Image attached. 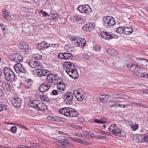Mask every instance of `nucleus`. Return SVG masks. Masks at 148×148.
<instances>
[{
  "label": "nucleus",
  "instance_id": "nucleus-52",
  "mask_svg": "<svg viewBox=\"0 0 148 148\" xmlns=\"http://www.w3.org/2000/svg\"><path fill=\"white\" fill-rule=\"evenodd\" d=\"M83 58L86 60H90L91 59V58L90 56L89 55L86 54H84L82 55Z\"/></svg>",
  "mask_w": 148,
  "mask_h": 148
},
{
  "label": "nucleus",
  "instance_id": "nucleus-54",
  "mask_svg": "<svg viewBox=\"0 0 148 148\" xmlns=\"http://www.w3.org/2000/svg\"><path fill=\"white\" fill-rule=\"evenodd\" d=\"M98 99L99 100V101H100L102 103H105L106 102L105 99V97L103 95H101V96L99 97Z\"/></svg>",
  "mask_w": 148,
  "mask_h": 148
},
{
  "label": "nucleus",
  "instance_id": "nucleus-51",
  "mask_svg": "<svg viewBox=\"0 0 148 148\" xmlns=\"http://www.w3.org/2000/svg\"><path fill=\"white\" fill-rule=\"evenodd\" d=\"M69 38L74 45L75 44V43H76V40L77 39H76V38H75V37L72 36H70Z\"/></svg>",
  "mask_w": 148,
  "mask_h": 148
},
{
  "label": "nucleus",
  "instance_id": "nucleus-27",
  "mask_svg": "<svg viewBox=\"0 0 148 148\" xmlns=\"http://www.w3.org/2000/svg\"><path fill=\"white\" fill-rule=\"evenodd\" d=\"M32 80L31 79H28L26 81L25 87L27 89L31 88L33 87V84Z\"/></svg>",
  "mask_w": 148,
  "mask_h": 148
},
{
  "label": "nucleus",
  "instance_id": "nucleus-60",
  "mask_svg": "<svg viewBox=\"0 0 148 148\" xmlns=\"http://www.w3.org/2000/svg\"><path fill=\"white\" fill-rule=\"evenodd\" d=\"M143 138L145 142H148V136L144 135Z\"/></svg>",
  "mask_w": 148,
  "mask_h": 148
},
{
  "label": "nucleus",
  "instance_id": "nucleus-42",
  "mask_svg": "<svg viewBox=\"0 0 148 148\" xmlns=\"http://www.w3.org/2000/svg\"><path fill=\"white\" fill-rule=\"evenodd\" d=\"M37 69L36 70H34L35 72L37 73V74L38 76L40 77H42V71H41L42 69Z\"/></svg>",
  "mask_w": 148,
  "mask_h": 148
},
{
  "label": "nucleus",
  "instance_id": "nucleus-19",
  "mask_svg": "<svg viewBox=\"0 0 148 148\" xmlns=\"http://www.w3.org/2000/svg\"><path fill=\"white\" fill-rule=\"evenodd\" d=\"M86 42V40L84 39L80 38L77 39L74 45L83 48L85 46Z\"/></svg>",
  "mask_w": 148,
  "mask_h": 148
},
{
  "label": "nucleus",
  "instance_id": "nucleus-58",
  "mask_svg": "<svg viewBox=\"0 0 148 148\" xmlns=\"http://www.w3.org/2000/svg\"><path fill=\"white\" fill-rule=\"evenodd\" d=\"M83 5L82 6L80 5L77 8L78 10L81 13H83Z\"/></svg>",
  "mask_w": 148,
  "mask_h": 148
},
{
  "label": "nucleus",
  "instance_id": "nucleus-55",
  "mask_svg": "<svg viewBox=\"0 0 148 148\" xmlns=\"http://www.w3.org/2000/svg\"><path fill=\"white\" fill-rule=\"evenodd\" d=\"M70 138L72 141L78 143H80L81 141V140L79 139L74 138L73 137H71Z\"/></svg>",
  "mask_w": 148,
  "mask_h": 148
},
{
  "label": "nucleus",
  "instance_id": "nucleus-33",
  "mask_svg": "<svg viewBox=\"0 0 148 148\" xmlns=\"http://www.w3.org/2000/svg\"><path fill=\"white\" fill-rule=\"evenodd\" d=\"M22 66V64H21L18 63L14 66V68L15 71L17 73H18V71H20V69Z\"/></svg>",
  "mask_w": 148,
  "mask_h": 148
},
{
  "label": "nucleus",
  "instance_id": "nucleus-57",
  "mask_svg": "<svg viewBox=\"0 0 148 148\" xmlns=\"http://www.w3.org/2000/svg\"><path fill=\"white\" fill-rule=\"evenodd\" d=\"M94 49L97 51H99L100 49V47L99 45H96L94 46Z\"/></svg>",
  "mask_w": 148,
  "mask_h": 148
},
{
  "label": "nucleus",
  "instance_id": "nucleus-2",
  "mask_svg": "<svg viewBox=\"0 0 148 148\" xmlns=\"http://www.w3.org/2000/svg\"><path fill=\"white\" fill-rule=\"evenodd\" d=\"M3 73L5 79L9 82H12L17 79V77L15 76L14 72L8 67L3 69Z\"/></svg>",
  "mask_w": 148,
  "mask_h": 148
},
{
  "label": "nucleus",
  "instance_id": "nucleus-21",
  "mask_svg": "<svg viewBox=\"0 0 148 148\" xmlns=\"http://www.w3.org/2000/svg\"><path fill=\"white\" fill-rule=\"evenodd\" d=\"M39 101L38 100L35 99L30 100L28 103L29 106L35 109L36 107V106L37 104H39L38 102Z\"/></svg>",
  "mask_w": 148,
  "mask_h": 148
},
{
  "label": "nucleus",
  "instance_id": "nucleus-22",
  "mask_svg": "<svg viewBox=\"0 0 148 148\" xmlns=\"http://www.w3.org/2000/svg\"><path fill=\"white\" fill-rule=\"evenodd\" d=\"M139 66L138 65L134 64H128L127 65V67L131 71H136L137 68Z\"/></svg>",
  "mask_w": 148,
  "mask_h": 148
},
{
  "label": "nucleus",
  "instance_id": "nucleus-43",
  "mask_svg": "<svg viewBox=\"0 0 148 148\" xmlns=\"http://www.w3.org/2000/svg\"><path fill=\"white\" fill-rule=\"evenodd\" d=\"M27 71L26 70L25 67L22 65V66L21 67V69H20V71H18V73H27Z\"/></svg>",
  "mask_w": 148,
  "mask_h": 148
},
{
  "label": "nucleus",
  "instance_id": "nucleus-12",
  "mask_svg": "<svg viewBox=\"0 0 148 148\" xmlns=\"http://www.w3.org/2000/svg\"><path fill=\"white\" fill-rule=\"evenodd\" d=\"M73 94L76 99L79 101H82L85 97L84 93V92L82 91L80 92V90H75L74 91Z\"/></svg>",
  "mask_w": 148,
  "mask_h": 148
},
{
  "label": "nucleus",
  "instance_id": "nucleus-64",
  "mask_svg": "<svg viewBox=\"0 0 148 148\" xmlns=\"http://www.w3.org/2000/svg\"><path fill=\"white\" fill-rule=\"evenodd\" d=\"M57 82V83H58V82H62L63 81V79L61 77H58V78H57V81H56Z\"/></svg>",
  "mask_w": 148,
  "mask_h": 148
},
{
  "label": "nucleus",
  "instance_id": "nucleus-36",
  "mask_svg": "<svg viewBox=\"0 0 148 148\" xmlns=\"http://www.w3.org/2000/svg\"><path fill=\"white\" fill-rule=\"evenodd\" d=\"M117 128L116 125L115 124H112L109 127L108 129V130L110 132H113V131L116 129Z\"/></svg>",
  "mask_w": 148,
  "mask_h": 148
},
{
  "label": "nucleus",
  "instance_id": "nucleus-35",
  "mask_svg": "<svg viewBox=\"0 0 148 148\" xmlns=\"http://www.w3.org/2000/svg\"><path fill=\"white\" fill-rule=\"evenodd\" d=\"M21 48L22 49L24 50H25V51H27V50L29 49V47L28 45L26 43L24 42L21 45Z\"/></svg>",
  "mask_w": 148,
  "mask_h": 148
},
{
  "label": "nucleus",
  "instance_id": "nucleus-53",
  "mask_svg": "<svg viewBox=\"0 0 148 148\" xmlns=\"http://www.w3.org/2000/svg\"><path fill=\"white\" fill-rule=\"evenodd\" d=\"M10 131L12 133H15L17 131V127L15 126H13L10 129Z\"/></svg>",
  "mask_w": 148,
  "mask_h": 148
},
{
  "label": "nucleus",
  "instance_id": "nucleus-15",
  "mask_svg": "<svg viewBox=\"0 0 148 148\" xmlns=\"http://www.w3.org/2000/svg\"><path fill=\"white\" fill-rule=\"evenodd\" d=\"M58 57L60 59L66 60L71 59L73 57V56L69 53L64 52L60 53Z\"/></svg>",
  "mask_w": 148,
  "mask_h": 148
},
{
  "label": "nucleus",
  "instance_id": "nucleus-46",
  "mask_svg": "<svg viewBox=\"0 0 148 148\" xmlns=\"http://www.w3.org/2000/svg\"><path fill=\"white\" fill-rule=\"evenodd\" d=\"M121 130V129H117L116 128V129H115L114 131H113V134L115 136H118L119 135L120 131Z\"/></svg>",
  "mask_w": 148,
  "mask_h": 148
},
{
  "label": "nucleus",
  "instance_id": "nucleus-5",
  "mask_svg": "<svg viewBox=\"0 0 148 148\" xmlns=\"http://www.w3.org/2000/svg\"><path fill=\"white\" fill-rule=\"evenodd\" d=\"M143 67L140 66L137 68L136 70L134 71V75L138 77L147 78L148 77V74L146 72L143 73Z\"/></svg>",
  "mask_w": 148,
  "mask_h": 148
},
{
  "label": "nucleus",
  "instance_id": "nucleus-10",
  "mask_svg": "<svg viewBox=\"0 0 148 148\" xmlns=\"http://www.w3.org/2000/svg\"><path fill=\"white\" fill-rule=\"evenodd\" d=\"M11 103L14 106L19 107L22 105V100L18 96H14L11 99Z\"/></svg>",
  "mask_w": 148,
  "mask_h": 148
},
{
  "label": "nucleus",
  "instance_id": "nucleus-50",
  "mask_svg": "<svg viewBox=\"0 0 148 148\" xmlns=\"http://www.w3.org/2000/svg\"><path fill=\"white\" fill-rule=\"evenodd\" d=\"M0 26H1V29L3 31V33L5 34V31H6V29H7L6 26L3 24H0Z\"/></svg>",
  "mask_w": 148,
  "mask_h": 148
},
{
  "label": "nucleus",
  "instance_id": "nucleus-14",
  "mask_svg": "<svg viewBox=\"0 0 148 148\" xmlns=\"http://www.w3.org/2000/svg\"><path fill=\"white\" fill-rule=\"evenodd\" d=\"M57 78H58V75L53 74H49L47 77V83L49 82L50 83H53L56 84L57 83Z\"/></svg>",
  "mask_w": 148,
  "mask_h": 148
},
{
  "label": "nucleus",
  "instance_id": "nucleus-61",
  "mask_svg": "<svg viewBox=\"0 0 148 148\" xmlns=\"http://www.w3.org/2000/svg\"><path fill=\"white\" fill-rule=\"evenodd\" d=\"M30 144L32 146L39 147L40 145L38 144L33 143H30Z\"/></svg>",
  "mask_w": 148,
  "mask_h": 148
},
{
  "label": "nucleus",
  "instance_id": "nucleus-20",
  "mask_svg": "<svg viewBox=\"0 0 148 148\" xmlns=\"http://www.w3.org/2000/svg\"><path fill=\"white\" fill-rule=\"evenodd\" d=\"M0 86L6 91H10L11 90V86L6 82H1L0 84Z\"/></svg>",
  "mask_w": 148,
  "mask_h": 148
},
{
  "label": "nucleus",
  "instance_id": "nucleus-45",
  "mask_svg": "<svg viewBox=\"0 0 148 148\" xmlns=\"http://www.w3.org/2000/svg\"><path fill=\"white\" fill-rule=\"evenodd\" d=\"M57 140H58V141L57 142V144H58L59 142H60V141L66 140V138L63 136H60L58 137Z\"/></svg>",
  "mask_w": 148,
  "mask_h": 148
},
{
  "label": "nucleus",
  "instance_id": "nucleus-4",
  "mask_svg": "<svg viewBox=\"0 0 148 148\" xmlns=\"http://www.w3.org/2000/svg\"><path fill=\"white\" fill-rule=\"evenodd\" d=\"M73 93L70 91L66 92L64 96V102L66 104L71 105L74 102Z\"/></svg>",
  "mask_w": 148,
  "mask_h": 148
},
{
  "label": "nucleus",
  "instance_id": "nucleus-40",
  "mask_svg": "<svg viewBox=\"0 0 148 148\" xmlns=\"http://www.w3.org/2000/svg\"><path fill=\"white\" fill-rule=\"evenodd\" d=\"M101 119L102 118H101L100 119H95L94 120V122L96 123L102 124L106 123L107 122V121H103Z\"/></svg>",
  "mask_w": 148,
  "mask_h": 148
},
{
  "label": "nucleus",
  "instance_id": "nucleus-26",
  "mask_svg": "<svg viewBox=\"0 0 148 148\" xmlns=\"http://www.w3.org/2000/svg\"><path fill=\"white\" fill-rule=\"evenodd\" d=\"M3 12H4V16L5 19L8 21L10 20L11 18L10 12L5 9L3 10Z\"/></svg>",
  "mask_w": 148,
  "mask_h": 148
},
{
  "label": "nucleus",
  "instance_id": "nucleus-16",
  "mask_svg": "<svg viewBox=\"0 0 148 148\" xmlns=\"http://www.w3.org/2000/svg\"><path fill=\"white\" fill-rule=\"evenodd\" d=\"M95 27V25L93 23H88L85 25L83 26L82 28L83 30L86 31H91Z\"/></svg>",
  "mask_w": 148,
  "mask_h": 148
},
{
  "label": "nucleus",
  "instance_id": "nucleus-13",
  "mask_svg": "<svg viewBox=\"0 0 148 148\" xmlns=\"http://www.w3.org/2000/svg\"><path fill=\"white\" fill-rule=\"evenodd\" d=\"M51 83L45 82L39 86V90L40 92L43 93L47 91L51 86Z\"/></svg>",
  "mask_w": 148,
  "mask_h": 148
},
{
  "label": "nucleus",
  "instance_id": "nucleus-17",
  "mask_svg": "<svg viewBox=\"0 0 148 148\" xmlns=\"http://www.w3.org/2000/svg\"><path fill=\"white\" fill-rule=\"evenodd\" d=\"M71 144L68 142V140L66 138V140H63L59 142L58 144L56 145V147L59 148H64L65 146H69Z\"/></svg>",
  "mask_w": 148,
  "mask_h": 148
},
{
  "label": "nucleus",
  "instance_id": "nucleus-28",
  "mask_svg": "<svg viewBox=\"0 0 148 148\" xmlns=\"http://www.w3.org/2000/svg\"><path fill=\"white\" fill-rule=\"evenodd\" d=\"M57 89L60 90H62L64 91L65 89V85L62 82H58L57 83Z\"/></svg>",
  "mask_w": 148,
  "mask_h": 148
},
{
  "label": "nucleus",
  "instance_id": "nucleus-39",
  "mask_svg": "<svg viewBox=\"0 0 148 148\" xmlns=\"http://www.w3.org/2000/svg\"><path fill=\"white\" fill-rule=\"evenodd\" d=\"M59 16V15L57 13L55 14H51V15H48V17H51L52 18L51 19H56Z\"/></svg>",
  "mask_w": 148,
  "mask_h": 148
},
{
  "label": "nucleus",
  "instance_id": "nucleus-56",
  "mask_svg": "<svg viewBox=\"0 0 148 148\" xmlns=\"http://www.w3.org/2000/svg\"><path fill=\"white\" fill-rule=\"evenodd\" d=\"M58 91L56 90H53L51 92L50 94L52 95H58Z\"/></svg>",
  "mask_w": 148,
  "mask_h": 148
},
{
  "label": "nucleus",
  "instance_id": "nucleus-1",
  "mask_svg": "<svg viewBox=\"0 0 148 148\" xmlns=\"http://www.w3.org/2000/svg\"><path fill=\"white\" fill-rule=\"evenodd\" d=\"M63 66L66 73L71 77L74 79L78 77L79 75L77 70L74 64L69 62H65L64 63Z\"/></svg>",
  "mask_w": 148,
  "mask_h": 148
},
{
  "label": "nucleus",
  "instance_id": "nucleus-3",
  "mask_svg": "<svg viewBox=\"0 0 148 148\" xmlns=\"http://www.w3.org/2000/svg\"><path fill=\"white\" fill-rule=\"evenodd\" d=\"M103 21L104 26L107 28H110L114 26L116 23L114 18L110 16L104 17Z\"/></svg>",
  "mask_w": 148,
  "mask_h": 148
},
{
  "label": "nucleus",
  "instance_id": "nucleus-47",
  "mask_svg": "<svg viewBox=\"0 0 148 148\" xmlns=\"http://www.w3.org/2000/svg\"><path fill=\"white\" fill-rule=\"evenodd\" d=\"M41 71H42V76H46L47 77L48 75L49 74V71L48 70H43Z\"/></svg>",
  "mask_w": 148,
  "mask_h": 148
},
{
  "label": "nucleus",
  "instance_id": "nucleus-6",
  "mask_svg": "<svg viewBox=\"0 0 148 148\" xmlns=\"http://www.w3.org/2000/svg\"><path fill=\"white\" fill-rule=\"evenodd\" d=\"M59 46V45L58 43L50 44L44 41L38 44V48L40 50H44L49 47H53L56 46V47H58Z\"/></svg>",
  "mask_w": 148,
  "mask_h": 148
},
{
  "label": "nucleus",
  "instance_id": "nucleus-23",
  "mask_svg": "<svg viewBox=\"0 0 148 148\" xmlns=\"http://www.w3.org/2000/svg\"><path fill=\"white\" fill-rule=\"evenodd\" d=\"M83 8L82 10L83 11V13H85L86 14H89L92 11L91 9L88 5H83Z\"/></svg>",
  "mask_w": 148,
  "mask_h": 148
},
{
  "label": "nucleus",
  "instance_id": "nucleus-31",
  "mask_svg": "<svg viewBox=\"0 0 148 148\" xmlns=\"http://www.w3.org/2000/svg\"><path fill=\"white\" fill-rule=\"evenodd\" d=\"M83 17L84 16L82 17L79 15L76 14L74 16V19L79 23H81L83 21Z\"/></svg>",
  "mask_w": 148,
  "mask_h": 148
},
{
  "label": "nucleus",
  "instance_id": "nucleus-49",
  "mask_svg": "<svg viewBox=\"0 0 148 148\" xmlns=\"http://www.w3.org/2000/svg\"><path fill=\"white\" fill-rule=\"evenodd\" d=\"M131 127L133 131H135L138 129L139 126L138 124H135L131 125Z\"/></svg>",
  "mask_w": 148,
  "mask_h": 148
},
{
  "label": "nucleus",
  "instance_id": "nucleus-11",
  "mask_svg": "<svg viewBox=\"0 0 148 148\" xmlns=\"http://www.w3.org/2000/svg\"><path fill=\"white\" fill-rule=\"evenodd\" d=\"M72 108L69 107H64L59 110V112L67 117H70V114L71 113V110Z\"/></svg>",
  "mask_w": 148,
  "mask_h": 148
},
{
  "label": "nucleus",
  "instance_id": "nucleus-34",
  "mask_svg": "<svg viewBox=\"0 0 148 148\" xmlns=\"http://www.w3.org/2000/svg\"><path fill=\"white\" fill-rule=\"evenodd\" d=\"M71 111V113L70 114V117H78L79 114L78 112L76 110L72 108Z\"/></svg>",
  "mask_w": 148,
  "mask_h": 148
},
{
  "label": "nucleus",
  "instance_id": "nucleus-44",
  "mask_svg": "<svg viewBox=\"0 0 148 148\" xmlns=\"http://www.w3.org/2000/svg\"><path fill=\"white\" fill-rule=\"evenodd\" d=\"M113 96L114 97L116 98L117 99H121L123 98H124V97L125 96L122 95H121L120 94H114L113 95Z\"/></svg>",
  "mask_w": 148,
  "mask_h": 148
},
{
  "label": "nucleus",
  "instance_id": "nucleus-63",
  "mask_svg": "<svg viewBox=\"0 0 148 148\" xmlns=\"http://www.w3.org/2000/svg\"><path fill=\"white\" fill-rule=\"evenodd\" d=\"M17 126H18V127H21L23 128H24L25 129H26V127L24 125H21V124H18Z\"/></svg>",
  "mask_w": 148,
  "mask_h": 148
},
{
  "label": "nucleus",
  "instance_id": "nucleus-37",
  "mask_svg": "<svg viewBox=\"0 0 148 148\" xmlns=\"http://www.w3.org/2000/svg\"><path fill=\"white\" fill-rule=\"evenodd\" d=\"M116 32L118 33L121 34L124 32V27L121 26L118 27L116 29Z\"/></svg>",
  "mask_w": 148,
  "mask_h": 148
},
{
  "label": "nucleus",
  "instance_id": "nucleus-41",
  "mask_svg": "<svg viewBox=\"0 0 148 148\" xmlns=\"http://www.w3.org/2000/svg\"><path fill=\"white\" fill-rule=\"evenodd\" d=\"M50 118V119H51L53 121H60L61 120V118L58 116H49L47 117L48 118Z\"/></svg>",
  "mask_w": 148,
  "mask_h": 148
},
{
  "label": "nucleus",
  "instance_id": "nucleus-32",
  "mask_svg": "<svg viewBox=\"0 0 148 148\" xmlns=\"http://www.w3.org/2000/svg\"><path fill=\"white\" fill-rule=\"evenodd\" d=\"M138 63H140L142 65H143L144 63L148 61V60L146 59L140 57L136 58Z\"/></svg>",
  "mask_w": 148,
  "mask_h": 148
},
{
  "label": "nucleus",
  "instance_id": "nucleus-48",
  "mask_svg": "<svg viewBox=\"0 0 148 148\" xmlns=\"http://www.w3.org/2000/svg\"><path fill=\"white\" fill-rule=\"evenodd\" d=\"M126 132L123 130H121L120 131L119 135L118 136L119 137H122L123 136H125L126 135Z\"/></svg>",
  "mask_w": 148,
  "mask_h": 148
},
{
  "label": "nucleus",
  "instance_id": "nucleus-38",
  "mask_svg": "<svg viewBox=\"0 0 148 148\" xmlns=\"http://www.w3.org/2000/svg\"><path fill=\"white\" fill-rule=\"evenodd\" d=\"M42 95H40V98L41 100L42 101L49 102L50 100H49V98H48L47 96L44 95L43 93H42Z\"/></svg>",
  "mask_w": 148,
  "mask_h": 148
},
{
  "label": "nucleus",
  "instance_id": "nucleus-9",
  "mask_svg": "<svg viewBox=\"0 0 148 148\" xmlns=\"http://www.w3.org/2000/svg\"><path fill=\"white\" fill-rule=\"evenodd\" d=\"M100 35L102 38L108 40H110L113 38H117L118 37L117 35H114L111 32H102L100 33Z\"/></svg>",
  "mask_w": 148,
  "mask_h": 148
},
{
  "label": "nucleus",
  "instance_id": "nucleus-18",
  "mask_svg": "<svg viewBox=\"0 0 148 148\" xmlns=\"http://www.w3.org/2000/svg\"><path fill=\"white\" fill-rule=\"evenodd\" d=\"M35 109L39 111H43L47 109V106L45 105L42 102L39 101Z\"/></svg>",
  "mask_w": 148,
  "mask_h": 148
},
{
  "label": "nucleus",
  "instance_id": "nucleus-30",
  "mask_svg": "<svg viewBox=\"0 0 148 148\" xmlns=\"http://www.w3.org/2000/svg\"><path fill=\"white\" fill-rule=\"evenodd\" d=\"M107 53L112 56L116 55L117 54V51L112 48H110L107 50Z\"/></svg>",
  "mask_w": 148,
  "mask_h": 148
},
{
  "label": "nucleus",
  "instance_id": "nucleus-62",
  "mask_svg": "<svg viewBox=\"0 0 148 148\" xmlns=\"http://www.w3.org/2000/svg\"><path fill=\"white\" fill-rule=\"evenodd\" d=\"M103 96H104V97H105V99L106 100V101H107L109 98L110 97L109 95H103Z\"/></svg>",
  "mask_w": 148,
  "mask_h": 148
},
{
  "label": "nucleus",
  "instance_id": "nucleus-8",
  "mask_svg": "<svg viewBox=\"0 0 148 148\" xmlns=\"http://www.w3.org/2000/svg\"><path fill=\"white\" fill-rule=\"evenodd\" d=\"M9 57L12 60L17 63L21 62L23 60V57L20 54L17 53L10 54Z\"/></svg>",
  "mask_w": 148,
  "mask_h": 148
},
{
  "label": "nucleus",
  "instance_id": "nucleus-59",
  "mask_svg": "<svg viewBox=\"0 0 148 148\" xmlns=\"http://www.w3.org/2000/svg\"><path fill=\"white\" fill-rule=\"evenodd\" d=\"M97 138H98V139H102L103 140L106 139V137L104 136L99 135Z\"/></svg>",
  "mask_w": 148,
  "mask_h": 148
},
{
  "label": "nucleus",
  "instance_id": "nucleus-29",
  "mask_svg": "<svg viewBox=\"0 0 148 148\" xmlns=\"http://www.w3.org/2000/svg\"><path fill=\"white\" fill-rule=\"evenodd\" d=\"M144 135L140 134H137L134 137V138L136 141L138 143H142L143 141V138Z\"/></svg>",
  "mask_w": 148,
  "mask_h": 148
},
{
  "label": "nucleus",
  "instance_id": "nucleus-24",
  "mask_svg": "<svg viewBox=\"0 0 148 148\" xmlns=\"http://www.w3.org/2000/svg\"><path fill=\"white\" fill-rule=\"evenodd\" d=\"M133 31L132 28L131 27H124V32H123V34L126 35H130L132 33Z\"/></svg>",
  "mask_w": 148,
  "mask_h": 148
},
{
  "label": "nucleus",
  "instance_id": "nucleus-25",
  "mask_svg": "<svg viewBox=\"0 0 148 148\" xmlns=\"http://www.w3.org/2000/svg\"><path fill=\"white\" fill-rule=\"evenodd\" d=\"M7 104L5 102H0V112L7 110L8 109Z\"/></svg>",
  "mask_w": 148,
  "mask_h": 148
},
{
  "label": "nucleus",
  "instance_id": "nucleus-7",
  "mask_svg": "<svg viewBox=\"0 0 148 148\" xmlns=\"http://www.w3.org/2000/svg\"><path fill=\"white\" fill-rule=\"evenodd\" d=\"M29 65L32 68L37 69L42 68L43 67L40 62L34 59H32L29 61Z\"/></svg>",
  "mask_w": 148,
  "mask_h": 148
}]
</instances>
